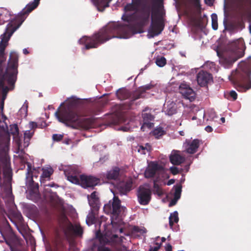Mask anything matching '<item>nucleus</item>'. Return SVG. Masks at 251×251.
Instances as JSON below:
<instances>
[{"label":"nucleus","mask_w":251,"mask_h":251,"mask_svg":"<svg viewBox=\"0 0 251 251\" xmlns=\"http://www.w3.org/2000/svg\"><path fill=\"white\" fill-rule=\"evenodd\" d=\"M127 27V25L109 24L91 36L82 37L78 42L85 45L84 49L87 50L97 48L112 38H121L122 35L125 34Z\"/></svg>","instance_id":"f257e3e1"},{"label":"nucleus","mask_w":251,"mask_h":251,"mask_svg":"<svg viewBox=\"0 0 251 251\" xmlns=\"http://www.w3.org/2000/svg\"><path fill=\"white\" fill-rule=\"evenodd\" d=\"M80 105L78 99H72L68 103L67 108L62 109L55 112L58 120L67 126L74 129L88 128L92 123L90 118H81L77 113L76 109Z\"/></svg>","instance_id":"f03ea898"},{"label":"nucleus","mask_w":251,"mask_h":251,"mask_svg":"<svg viewBox=\"0 0 251 251\" xmlns=\"http://www.w3.org/2000/svg\"><path fill=\"white\" fill-rule=\"evenodd\" d=\"M40 0H34L30 2L19 13L16 18V21L8 24L5 32L1 35L0 42V70L2 71L1 64L6 59L5 50L8 45V42L13 33L20 26L28 14L36 8L40 3Z\"/></svg>","instance_id":"7ed1b4c3"},{"label":"nucleus","mask_w":251,"mask_h":251,"mask_svg":"<svg viewBox=\"0 0 251 251\" xmlns=\"http://www.w3.org/2000/svg\"><path fill=\"white\" fill-rule=\"evenodd\" d=\"M18 55L15 51H12L9 56L8 65L4 73L0 75V88L2 90V99L4 100L9 89L5 85L6 81L10 86L13 89L17 80L18 66Z\"/></svg>","instance_id":"20e7f679"},{"label":"nucleus","mask_w":251,"mask_h":251,"mask_svg":"<svg viewBox=\"0 0 251 251\" xmlns=\"http://www.w3.org/2000/svg\"><path fill=\"white\" fill-rule=\"evenodd\" d=\"M251 74L250 71L236 70L232 72L229 79L238 92H245L251 89Z\"/></svg>","instance_id":"39448f33"},{"label":"nucleus","mask_w":251,"mask_h":251,"mask_svg":"<svg viewBox=\"0 0 251 251\" xmlns=\"http://www.w3.org/2000/svg\"><path fill=\"white\" fill-rule=\"evenodd\" d=\"M243 47L244 42L242 39L240 38L230 43L229 48L231 50V54L222 59V62L225 67H230L239 58L243 56Z\"/></svg>","instance_id":"423d86ee"},{"label":"nucleus","mask_w":251,"mask_h":251,"mask_svg":"<svg viewBox=\"0 0 251 251\" xmlns=\"http://www.w3.org/2000/svg\"><path fill=\"white\" fill-rule=\"evenodd\" d=\"M165 15V11L159 7L153 11L152 22L149 28V33L152 37L159 35L163 30Z\"/></svg>","instance_id":"0eeeda50"},{"label":"nucleus","mask_w":251,"mask_h":251,"mask_svg":"<svg viewBox=\"0 0 251 251\" xmlns=\"http://www.w3.org/2000/svg\"><path fill=\"white\" fill-rule=\"evenodd\" d=\"M122 208L121 201L118 197L116 196L114 197L112 201H110L108 203L104 205L103 211L105 213L110 215L112 225L116 224L119 221V218Z\"/></svg>","instance_id":"6e6552de"},{"label":"nucleus","mask_w":251,"mask_h":251,"mask_svg":"<svg viewBox=\"0 0 251 251\" xmlns=\"http://www.w3.org/2000/svg\"><path fill=\"white\" fill-rule=\"evenodd\" d=\"M10 140L9 136H6V142L4 146L1 149L2 154L0 152V161L3 165V175L5 178L10 179L12 176V169L10 167L9 157L7 155V151L8 148V142Z\"/></svg>","instance_id":"1a4fd4ad"},{"label":"nucleus","mask_w":251,"mask_h":251,"mask_svg":"<svg viewBox=\"0 0 251 251\" xmlns=\"http://www.w3.org/2000/svg\"><path fill=\"white\" fill-rule=\"evenodd\" d=\"M137 197L138 201L141 205H148L151 199V191L149 188L141 185L137 189Z\"/></svg>","instance_id":"9d476101"},{"label":"nucleus","mask_w":251,"mask_h":251,"mask_svg":"<svg viewBox=\"0 0 251 251\" xmlns=\"http://www.w3.org/2000/svg\"><path fill=\"white\" fill-rule=\"evenodd\" d=\"M64 173L67 179L74 184H78L79 182L80 171L77 166L72 165L66 167L64 170Z\"/></svg>","instance_id":"9b49d317"},{"label":"nucleus","mask_w":251,"mask_h":251,"mask_svg":"<svg viewBox=\"0 0 251 251\" xmlns=\"http://www.w3.org/2000/svg\"><path fill=\"white\" fill-rule=\"evenodd\" d=\"M79 182L77 184L81 185L83 188H93L100 183V178L92 176L81 175L79 176Z\"/></svg>","instance_id":"f8f14e48"},{"label":"nucleus","mask_w":251,"mask_h":251,"mask_svg":"<svg viewBox=\"0 0 251 251\" xmlns=\"http://www.w3.org/2000/svg\"><path fill=\"white\" fill-rule=\"evenodd\" d=\"M125 11L126 13L125 14L122 16V19L123 21L127 23L134 22L137 19V13L138 10L132 4L127 3L124 8Z\"/></svg>","instance_id":"ddd939ff"},{"label":"nucleus","mask_w":251,"mask_h":251,"mask_svg":"<svg viewBox=\"0 0 251 251\" xmlns=\"http://www.w3.org/2000/svg\"><path fill=\"white\" fill-rule=\"evenodd\" d=\"M179 90L182 95L191 101L195 99V93L193 90L187 84L181 83L179 87Z\"/></svg>","instance_id":"4468645a"},{"label":"nucleus","mask_w":251,"mask_h":251,"mask_svg":"<svg viewBox=\"0 0 251 251\" xmlns=\"http://www.w3.org/2000/svg\"><path fill=\"white\" fill-rule=\"evenodd\" d=\"M212 79V75L206 71L203 70L200 71L197 75L198 83L201 87L207 85L208 83Z\"/></svg>","instance_id":"2eb2a0df"},{"label":"nucleus","mask_w":251,"mask_h":251,"mask_svg":"<svg viewBox=\"0 0 251 251\" xmlns=\"http://www.w3.org/2000/svg\"><path fill=\"white\" fill-rule=\"evenodd\" d=\"M184 146L186 151L190 154H194L197 152L200 146V140L199 139H194L191 141L186 140Z\"/></svg>","instance_id":"dca6fc26"},{"label":"nucleus","mask_w":251,"mask_h":251,"mask_svg":"<svg viewBox=\"0 0 251 251\" xmlns=\"http://www.w3.org/2000/svg\"><path fill=\"white\" fill-rule=\"evenodd\" d=\"M153 87V85L151 84H148L139 87L132 97L131 100L133 101L138 99L143 98L144 96L143 95L145 93V92L147 90L151 89Z\"/></svg>","instance_id":"f3484780"},{"label":"nucleus","mask_w":251,"mask_h":251,"mask_svg":"<svg viewBox=\"0 0 251 251\" xmlns=\"http://www.w3.org/2000/svg\"><path fill=\"white\" fill-rule=\"evenodd\" d=\"M170 160L173 165H179L185 161V158L179 153V151H174L170 155Z\"/></svg>","instance_id":"a211bd4d"},{"label":"nucleus","mask_w":251,"mask_h":251,"mask_svg":"<svg viewBox=\"0 0 251 251\" xmlns=\"http://www.w3.org/2000/svg\"><path fill=\"white\" fill-rule=\"evenodd\" d=\"M119 168L118 167H115L113 169L107 171L106 174H103L102 176H100V178L105 177V179L108 180H116L119 176Z\"/></svg>","instance_id":"6ab92c4d"},{"label":"nucleus","mask_w":251,"mask_h":251,"mask_svg":"<svg viewBox=\"0 0 251 251\" xmlns=\"http://www.w3.org/2000/svg\"><path fill=\"white\" fill-rule=\"evenodd\" d=\"M159 166L154 162L151 163L145 172V176L146 178L153 177L156 172L159 170Z\"/></svg>","instance_id":"aec40b11"},{"label":"nucleus","mask_w":251,"mask_h":251,"mask_svg":"<svg viewBox=\"0 0 251 251\" xmlns=\"http://www.w3.org/2000/svg\"><path fill=\"white\" fill-rule=\"evenodd\" d=\"M148 108H146L142 113V117L143 119L144 125L148 127L152 126L153 124L151 122L154 119V116L150 113L145 112L147 110Z\"/></svg>","instance_id":"412c9836"},{"label":"nucleus","mask_w":251,"mask_h":251,"mask_svg":"<svg viewBox=\"0 0 251 251\" xmlns=\"http://www.w3.org/2000/svg\"><path fill=\"white\" fill-rule=\"evenodd\" d=\"M6 244L10 248L11 247L17 246L20 244V241L18 237L14 234H10L5 238Z\"/></svg>","instance_id":"4be33fe9"},{"label":"nucleus","mask_w":251,"mask_h":251,"mask_svg":"<svg viewBox=\"0 0 251 251\" xmlns=\"http://www.w3.org/2000/svg\"><path fill=\"white\" fill-rule=\"evenodd\" d=\"M117 98L121 100L127 99L131 97L130 92L125 88H122L116 92Z\"/></svg>","instance_id":"5701e85b"},{"label":"nucleus","mask_w":251,"mask_h":251,"mask_svg":"<svg viewBox=\"0 0 251 251\" xmlns=\"http://www.w3.org/2000/svg\"><path fill=\"white\" fill-rule=\"evenodd\" d=\"M132 187V181L131 179L120 183L119 186L120 191L123 194H126L129 192L131 190Z\"/></svg>","instance_id":"b1692460"},{"label":"nucleus","mask_w":251,"mask_h":251,"mask_svg":"<svg viewBox=\"0 0 251 251\" xmlns=\"http://www.w3.org/2000/svg\"><path fill=\"white\" fill-rule=\"evenodd\" d=\"M111 0H94V4L99 11H103L105 8L109 6Z\"/></svg>","instance_id":"393cba45"},{"label":"nucleus","mask_w":251,"mask_h":251,"mask_svg":"<svg viewBox=\"0 0 251 251\" xmlns=\"http://www.w3.org/2000/svg\"><path fill=\"white\" fill-rule=\"evenodd\" d=\"M98 211L91 210V212L88 214L86 218V223L88 225H91L95 224L97 221L96 217Z\"/></svg>","instance_id":"a878e982"},{"label":"nucleus","mask_w":251,"mask_h":251,"mask_svg":"<svg viewBox=\"0 0 251 251\" xmlns=\"http://www.w3.org/2000/svg\"><path fill=\"white\" fill-rule=\"evenodd\" d=\"M178 220V214L176 211L171 213L169 217V226L171 228H172L174 223H177Z\"/></svg>","instance_id":"bb28decb"},{"label":"nucleus","mask_w":251,"mask_h":251,"mask_svg":"<svg viewBox=\"0 0 251 251\" xmlns=\"http://www.w3.org/2000/svg\"><path fill=\"white\" fill-rule=\"evenodd\" d=\"M53 170L51 168L43 169V173L41 176V181L42 183L45 178L50 179V176L53 174Z\"/></svg>","instance_id":"cd10ccee"},{"label":"nucleus","mask_w":251,"mask_h":251,"mask_svg":"<svg viewBox=\"0 0 251 251\" xmlns=\"http://www.w3.org/2000/svg\"><path fill=\"white\" fill-rule=\"evenodd\" d=\"M152 134L156 139H158L166 134V131L162 127H159L154 129L152 131Z\"/></svg>","instance_id":"c85d7f7f"},{"label":"nucleus","mask_w":251,"mask_h":251,"mask_svg":"<svg viewBox=\"0 0 251 251\" xmlns=\"http://www.w3.org/2000/svg\"><path fill=\"white\" fill-rule=\"evenodd\" d=\"M68 228L69 230L73 231L75 234L77 235H81L83 233V229L79 225L74 226L72 224H70Z\"/></svg>","instance_id":"c756f323"},{"label":"nucleus","mask_w":251,"mask_h":251,"mask_svg":"<svg viewBox=\"0 0 251 251\" xmlns=\"http://www.w3.org/2000/svg\"><path fill=\"white\" fill-rule=\"evenodd\" d=\"M90 206L92 209L95 211H98L100 208V200H88Z\"/></svg>","instance_id":"7c9ffc66"},{"label":"nucleus","mask_w":251,"mask_h":251,"mask_svg":"<svg viewBox=\"0 0 251 251\" xmlns=\"http://www.w3.org/2000/svg\"><path fill=\"white\" fill-rule=\"evenodd\" d=\"M152 148L151 145L149 143H147L145 144V146H140L138 149V151L139 152H141V153L145 154L146 153L145 151H147V152H150Z\"/></svg>","instance_id":"2f4dec72"},{"label":"nucleus","mask_w":251,"mask_h":251,"mask_svg":"<svg viewBox=\"0 0 251 251\" xmlns=\"http://www.w3.org/2000/svg\"><path fill=\"white\" fill-rule=\"evenodd\" d=\"M211 19H212V28L216 30L218 29V17L216 14L213 13L211 15Z\"/></svg>","instance_id":"473e14b6"},{"label":"nucleus","mask_w":251,"mask_h":251,"mask_svg":"<svg viewBox=\"0 0 251 251\" xmlns=\"http://www.w3.org/2000/svg\"><path fill=\"white\" fill-rule=\"evenodd\" d=\"M175 188V193L174 198L176 199H179L181 196L182 186L181 185H177L174 186Z\"/></svg>","instance_id":"72a5a7b5"},{"label":"nucleus","mask_w":251,"mask_h":251,"mask_svg":"<svg viewBox=\"0 0 251 251\" xmlns=\"http://www.w3.org/2000/svg\"><path fill=\"white\" fill-rule=\"evenodd\" d=\"M154 193L161 196L163 194V190L159 185L155 181L153 184Z\"/></svg>","instance_id":"f704fd0d"},{"label":"nucleus","mask_w":251,"mask_h":251,"mask_svg":"<svg viewBox=\"0 0 251 251\" xmlns=\"http://www.w3.org/2000/svg\"><path fill=\"white\" fill-rule=\"evenodd\" d=\"M142 18L144 22L149 21L150 17V11L149 9H144L142 12Z\"/></svg>","instance_id":"c9c22d12"},{"label":"nucleus","mask_w":251,"mask_h":251,"mask_svg":"<svg viewBox=\"0 0 251 251\" xmlns=\"http://www.w3.org/2000/svg\"><path fill=\"white\" fill-rule=\"evenodd\" d=\"M155 63L158 66L160 67H162L166 64V59L163 56H162L159 58H157L156 59Z\"/></svg>","instance_id":"e433bc0d"},{"label":"nucleus","mask_w":251,"mask_h":251,"mask_svg":"<svg viewBox=\"0 0 251 251\" xmlns=\"http://www.w3.org/2000/svg\"><path fill=\"white\" fill-rule=\"evenodd\" d=\"M10 130L11 133L13 135H17L19 134V128L17 124H14L10 126Z\"/></svg>","instance_id":"4c0bfd02"},{"label":"nucleus","mask_w":251,"mask_h":251,"mask_svg":"<svg viewBox=\"0 0 251 251\" xmlns=\"http://www.w3.org/2000/svg\"><path fill=\"white\" fill-rule=\"evenodd\" d=\"M133 230L135 232H138L142 234L147 232V229L144 227L141 228L138 226H134Z\"/></svg>","instance_id":"58836bf2"},{"label":"nucleus","mask_w":251,"mask_h":251,"mask_svg":"<svg viewBox=\"0 0 251 251\" xmlns=\"http://www.w3.org/2000/svg\"><path fill=\"white\" fill-rule=\"evenodd\" d=\"M232 99V100L234 101L237 99V94L234 90H231L229 92V96L227 99L230 100Z\"/></svg>","instance_id":"ea45409f"},{"label":"nucleus","mask_w":251,"mask_h":251,"mask_svg":"<svg viewBox=\"0 0 251 251\" xmlns=\"http://www.w3.org/2000/svg\"><path fill=\"white\" fill-rule=\"evenodd\" d=\"M34 131H31L30 130H26L24 133L25 139L26 138L29 140L33 135Z\"/></svg>","instance_id":"a19ab883"},{"label":"nucleus","mask_w":251,"mask_h":251,"mask_svg":"<svg viewBox=\"0 0 251 251\" xmlns=\"http://www.w3.org/2000/svg\"><path fill=\"white\" fill-rule=\"evenodd\" d=\"M166 113L169 116L173 115L176 113V109L174 106L168 107L166 110Z\"/></svg>","instance_id":"79ce46f5"},{"label":"nucleus","mask_w":251,"mask_h":251,"mask_svg":"<svg viewBox=\"0 0 251 251\" xmlns=\"http://www.w3.org/2000/svg\"><path fill=\"white\" fill-rule=\"evenodd\" d=\"M63 135L59 134H54L52 135V139L54 141L59 142L63 139Z\"/></svg>","instance_id":"37998d69"},{"label":"nucleus","mask_w":251,"mask_h":251,"mask_svg":"<svg viewBox=\"0 0 251 251\" xmlns=\"http://www.w3.org/2000/svg\"><path fill=\"white\" fill-rule=\"evenodd\" d=\"M125 238L123 236H121L120 238L118 237V235L113 234L111 236L110 239L112 241H116L117 240H119L120 242H122L123 239Z\"/></svg>","instance_id":"c03bdc74"},{"label":"nucleus","mask_w":251,"mask_h":251,"mask_svg":"<svg viewBox=\"0 0 251 251\" xmlns=\"http://www.w3.org/2000/svg\"><path fill=\"white\" fill-rule=\"evenodd\" d=\"M170 171L171 173L174 175H177L179 172L178 168L175 166H172L170 167Z\"/></svg>","instance_id":"a18cd8bd"},{"label":"nucleus","mask_w":251,"mask_h":251,"mask_svg":"<svg viewBox=\"0 0 251 251\" xmlns=\"http://www.w3.org/2000/svg\"><path fill=\"white\" fill-rule=\"evenodd\" d=\"M132 4L138 10L140 6L141 5V0H132Z\"/></svg>","instance_id":"49530a36"},{"label":"nucleus","mask_w":251,"mask_h":251,"mask_svg":"<svg viewBox=\"0 0 251 251\" xmlns=\"http://www.w3.org/2000/svg\"><path fill=\"white\" fill-rule=\"evenodd\" d=\"M155 245H156V246H155V247H154L153 248L151 247L150 250H149V251H158V250L161 247L162 243L159 244L158 243H155Z\"/></svg>","instance_id":"de8ad7c7"},{"label":"nucleus","mask_w":251,"mask_h":251,"mask_svg":"<svg viewBox=\"0 0 251 251\" xmlns=\"http://www.w3.org/2000/svg\"><path fill=\"white\" fill-rule=\"evenodd\" d=\"M37 127V123L34 122H30L29 123V127L30 129L34 130Z\"/></svg>","instance_id":"09e8293b"},{"label":"nucleus","mask_w":251,"mask_h":251,"mask_svg":"<svg viewBox=\"0 0 251 251\" xmlns=\"http://www.w3.org/2000/svg\"><path fill=\"white\" fill-rule=\"evenodd\" d=\"M194 4L197 9L201 10L200 0H194Z\"/></svg>","instance_id":"8fccbe9b"},{"label":"nucleus","mask_w":251,"mask_h":251,"mask_svg":"<svg viewBox=\"0 0 251 251\" xmlns=\"http://www.w3.org/2000/svg\"><path fill=\"white\" fill-rule=\"evenodd\" d=\"M88 200H99V199L96 195V192L95 191L92 193L90 198H88Z\"/></svg>","instance_id":"3c124183"},{"label":"nucleus","mask_w":251,"mask_h":251,"mask_svg":"<svg viewBox=\"0 0 251 251\" xmlns=\"http://www.w3.org/2000/svg\"><path fill=\"white\" fill-rule=\"evenodd\" d=\"M178 201V199H176L174 197V199L171 201V202L169 203V206H172L173 205H175L176 201Z\"/></svg>","instance_id":"603ef678"},{"label":"nucleus","mask_w":251,"mask_h":251,"mask_svg":"<svg viewBox=\"0 0 251 251\" xmlns=\"http://www.w3.org/2000/svg\"><path fill=\"white\" fill-rule=\"evenodd\" d=\"M166 251H172V246L170 244H167L165 247Z\"/></svg>","instance_id":"864d4df0"},{"label":"nucleus","mask_w":251,"mask_h":251,"mask_svg":"<svg viewBox=\"0 0 251 251\" xmlns=\"http://www.w3.org/2000/svg\"><path fill=\"white\" fill-rule=\"evenodd\" d=\"M3 224L5 226V228L6 229H10V226L9 223L8 222V221L5 220L3 223Z\"/></svg>","instance_id":"5fc2aeb1"},{"label":"nucleus","mask_w":251,"mask_h":251,"mask_svg":"<svg viewBox=\"0 0 251 251\" xmlns=\"http://www.w3.org/2000/svg\"><path fill=\"white\" fill-rule=\"evenodd\" d=\"M205 130L207 132H211L213 130V128H212V127L210 126H207L205 127Z\"/></svg>","instance_id":"6e6d98bb"},{"label":"nucleus","mask_w":251,"mask_h":251,"mask_svg":"<svg viewBox=\"0 0 251 251\" xmlns=\"http://www.w3.org/2000/svg\"><path fill=\"white\" fill-rule=\"evenodd\" d=\"M212 1H213V0H204V2L205 3L208 5H209V6H211L212 5Z\"/></svg>","instance_id":"4d7b16f0"},{"label":"nucleus","mask_w":251,"mask_h":251,"mask_svg":"<svg viewBox=\"0 0 251 251\" xmlns=\"http://www.w3.org/2000/svg\"><path fill=\"white\" fill-rule=\"evenodd\" d=\"M11 251H20V250L17 248V246H14L10 248Z\"/></svg>","instance_id":"13d9d810"},{"label":"nucleus","mask_w":251,"mask_h":251,"mask_svg":"<svg viewBox=\"0 0 251 251\" xmlns=\"http://www.w3.org/2000/svg\"><path fill=\"white\" fill-rule=\"evenodd\" d=\"M45 186H49V187H55L56 186H57V185L56 184H55V183H50V184H46L45 185Z\"/></svg>","instance_id":"bf43d9fd"},{"label":"nucleus","mask_w":251,"mask_h":251,"mask_svg":"<svg viewBox=\"0 0 251 251\" xmlns=\"http://www.w3.org/2000/svg\"><path fill=\"white\" fill-rule=\"evenodd\" d=\"M175 183V180L173 179H170L168 182H167V185H170L173 183Z\"/></svg>","instance_id":"052dcab7"},{"label":"nucleus","mask_w":251,"mask_h":251,"mask_svg":"<svg viewBox=\"0 0 251 251\" xmlns=\"http://www.w3.org/2000/svg\"><path fill=\"white\" fill-rule=\"evenodd\" d=\"M100 251H111L110 250L107 248V247H104L101 248V249H100Z\"/></svg>","instance_id":"680f3d73"},{"label":"nucleus","mask_w":251,"mask_h":251,"mask_svg":"<svg viewBox=\"0 0 251 251\" xmlns=\"http://www.w3.org/2000/svg\"><path fill=\"white\" fill-rule=\"evenodd\" d=\"M17 217L19 219V220H21L23 219L22 215L20 213L17 214Z\"/></svg>","instance_id":"e2e57ef3"},{"label":"nucleus","mask_w":251,"mask_h":251,"mask_svg":"<svg viewBox=\"0 0 251 251\" xmlns=\"http://www.w3.org/2000/svg\"><path fill=\"white\" fill-rule=\"evenodd\" d=\"M3 108H4V101L3 100V101H1V104H0V110H1L2 112L3 110Z\"/></svg>","instance_id":"0e129e2a"},{"label":"nucleus","mask_w":251,"mask_h":251,"mask_svg":"<svg viewBox=\"0 0 251 251\" xmlns=\"http://www.w3.org/2000/svg\"><path fill=\"white\" fill-rule=\"evenodd\" d=\"M23 53H24L25 54H27L29 53V52H28V51L27 50V49H24L23 50Z\"/></svg>","instance_id":"69168bd1"},{"label":"nucleus","mask_w":251,"mask_h":251,"mask_svg":"<svg viewBox=\"0 0 251 251\" xmlns=\"http://www.w3.org/2000/svg\"><path fill=\"white\" fill-rule=\"evenodd\" d=\"M2 117L4 121H5L7 119L6 116L3 113L2 114Z\"/></svg>","instance_id":"338daca9"},{"label":"nucleus","mask_w":251,"mask_h":251,"mask_svg":"<svg viewBox=\"0 0 251 251\" xmlns=\"http://www.w3.org/2000/svg\"><path fill=\"white\" fill-rule=\"evenodd\" d=\"M220 120L223 123L225 122V118L224 117H222Z\"/></svg>","instance_id":"774afa93"}]
</instances>
